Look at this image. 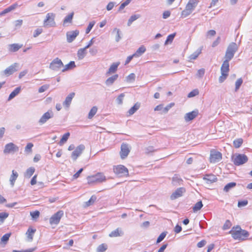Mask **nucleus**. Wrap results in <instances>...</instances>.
<instances>
[{
	"label": "nucleus",
	"mask_w": 252,
	"mask_h": 252,
	"mask_svg": "<svg viewBox=\"0 0 252 252\" xmlns=\"http://www.w3.org/2000/svg\"><path fill=\"white\" fill-rule=\"evenodd\" d=\"M238 49V45L235 42H231L228 46L224 56V61L220 67L221 73L228 74L229 71V62L233 59L235 53L237 51Z\"/></svg>",
	"instance_id": "1"
},
{
	"label": "nucleus",
	"mask_w": 252,
	"mask_h": 252,
	"mask_svg": "<svg viewBox=\"0 0 252 252\" xmlns=\"http://www.w3.org/2000/svg\"><path fill=\"white\" fill-rule=\"evenodd\" d=\"M229 233L231 235L234 239L239 240H244L249 236L247 231L242 229L238 225L233 227Z\"/></svg>",
	"instance_id": "2"
},
{
	"label": "nucleus",
	"mask_w": 252,
	"mask_h": 252,
	"mask_svg": "<svg viewBox=\"0 0 252 252\" xmlns=\"http://www.w3.org/2000/svg\"><path fill=\"white\" fill-rule=\"evenodd\" d=\"M198 0H189L185 9L182 12V16L186 17L190 15L198 4Z\"/></svg>",
	"instance_id": "3"
},
{
	"label": "nucleus",
	"mask_w": 252,
	"mask_h": 252,
	"mask_svg": "<svg viewBox=\"0 0 252 252\" xmlns=\"http://www.w3.org/2000/svg\"><path fill=\"white\" fill-rule=\"evenodd\" d=\"M104 175L101 173H97L94 175L88 176L87 177V183L89 185L94 184L105 181Z\"/></svg>",
	"instance_id": "4"
},
{
	"label": "nucleus",
	"mask_w": 252,
	"mask_h": 252,
	"mask_svg": "<svg viewBox=\"0 0 252 252\" xmlns=\"http://www.w3.org/2000/svg\"><path fill=\"white\" fill-rule=\"evenodd\" d=\"M113 171L119 177H127L128 176V170L126 167L122 165L114 166Z\"/></svg>",
	"instance_id": "5"
},
{
	"label": "nucleus",
	"mask_w": 252,
	"mask_h": 252,
	"mask_svg": "<svg viewBox=\"0 0 252 252\" xmlns=\"http://www.w3.org/2000/svg\"><path fill=\"white\" fill-rule=\"evenodd\" d=\"M233 163L237 166L242 165L248 161V157L244 154H236L232 157Z\"/></svg>",
	"instance_id": "6"
},
{
	"label": "nucleus",
	"mask_w": 252,
	"mask_h": 252,
	"mask_svg": "<svg viewBox=\"0 0 252 252\" xmlns=\"http://www.w3.org/2000/svg\"><path fill=\"white\" fill-rule=\"evenodd\" d=\"M55 16V14L53 13H47L43 21V26L45 27H55L56 26Z\"/></svg>",
	"instance_id": "7"
},
{
	"label": "nucleus",
	"mask_w": 252,
	"mask_h": 252,
	"mask_svg": "<svg viewBox=\"0 0 252 252\" xmlns=\"http://www.w3.org/2000/svg\"><path fill=\"white\" fill-rule=\"evenodd\" d=\"M63 216V211L60 210L54 214L49 219V222L51 225H57L59 223L61 218Z\"/></svg>",
	"instance_id": "8"
},
{
	"label": "nucleus",
	"mask_w": 252,
	"mask_h": 252,
	"mask_svg": "<svg viewBox=\"0 0 252 252\" xmlns=\"http://www.w3.org/2000/svg\"><path fill=\"white\" fill-rule=\"evenodd\" d=\"M130 151V148L128 144L123 143L121 146L120 155L122 159L126 158Z\"/></svg>",
	"instance_id": "9"
},
{
	"label": "nucleus",
	"mask_w": 252,
	"mask_h": 252,
	"mask_svg": "<svg viewBox=\"0 0 252 252\" xmlns=\"http://www.w3.org/2000/svg\"><path fill=\"white\" fill-rule=\"evenodd\" d=\"M222 158L221 154L218 151H211L210 156V161L211 163H216L220 161Z\"/></svg>",
	"instance_id": "10"
},
{
	"label": "nucleus",
	"mask_w": 252,
	"mask_h": 252,
	"mask_svg": "<svg viewBox=\"0 0 252 252\" xmlns=\"http://www.w3.org/2000/svg\"><path fill=\"white\" fill-rule=\"evenodd\" d=\"M63 66V64L61 60L58 58H56L50 63L49 67L52 70H57L61 68Z\"/></svg>",
	"instance_id": "11"
},
{
	"label": "nucleus",
	"mask_w": 252,
	"mask_h": 252,
	"mask_svg": "<svg viewBox=\"0 0 252 252\" xmlns=\"http://www.w3.org/2000/svg\"><path fill=\"white\" fill-rule=\"evenodd\" d=\"M85 150V146L83 145L78 146L75 150L71 154V158L74 160H76L77 158L82 154L83 151Z\"/></svg>",
	"instance_id": "12"
},
{
	"label": "nucleus",
	"mask_w": 252,
	"mask_h": 252,
	"mask_svg": "<svg viewBox=\"0 0 252 252\" xmlns=\"http://www.w3.org/2000/svg\"><path fill=\"white\" fill-rule=\"evenodd\" d=\"M185 192V188L183 187L178 188L172 193L170 196V199L171 200H175L180 197H181Z\"/></svg>",
	"instance_id": "13"
},
{
	"label": "nucleus",
	"mask_w": 252,
	"mask_h": 252,
	"mask_svg": "<svg viewBox=\"0 0 252 252\" xmlns=\"http://www.w3.org/2000/svg\"><path fill=\"white\" fill-rule=\"evenodd\" d=\"M18 150V147L13 143L7 144L4 147L3 152L4 154L13 153Z\"/></svg>",
	"instance_id": "14"
},
{
	"label": "nucleus",
	"mask_w": 252,
	"mask_h": 252,
	"mask_svg": "<svg viewBox=\"0 0 252 252\" xmlns=\"http://www.w3.org/2000/svg\"><path fill=\"white\" fill-rule=\"evenodd\" d=\"M79 32L78 30L70 31L66 32V39L68 42H72L79 35Z\"/></svg>",
	"instance_id": "15"
},
{
	"label": "nucleus",
	"mask_w": 252,
	"mask_h": 252,
	"mask_svg": "<svg viewBox=\"0 0 252 252\" xmlns=\"http://www.w3.org/2000/svg\"><path fill=\"white\" fill-rule=\"evenodd\" d=\"M198 114V111L197 110L186 113L184 116L185 120L187 122L191 121L196 117Z\"/></svg>",
	"instance_id": "16"
},
{
	"label": "nucleus",
	"mask_w": 252,
	"mask_h": 252,
	"mask_svg": "<svg viewBox=\"0 0 252 252\" xmlns=\"http://www.w3.org/2000/svg\"><path fill=\"white\" fill-rule=\"evenodd\" d=\"M53 116V112L50 110L45 113L39 120V123L43 124L46 123L49 119L51 118Z\"/></svg>",
	"instance_id": "17"
},
{
	"label": "nucleus",
	"mask_w": 252,
	"mask_h": 252,
	"mask_svg": "<svg viewBox=\"0 0 252 252\" xmlns=\"http://www.w3.org/2000/svg\"><path fill=\"white\" fill-rule=\"evenodd\" d=\"M17 65L18 64L17 63H14L11 65L4 70V74L7 76L12 74L14 72L17 71Z\"/></svg>",
	"instance_id": "18"
},
{
	"label": "nucleus",
	"mask_w": 252,
	"mask_h": 252,
	"mask_svg": "<svg viewBox=\"0 0 252 252\" xmlns=\"http://www.w3.org/2000/svg\"><path fill=\"white\" fill-rule=\"evenodd\" d=\"M203 179L206 181L208 184H211L217 181V178L213 174H206Z\"/></svg>",
	"instance_id": "19"
},
{
	"label": "nucleus",
	"mask_w": 252,
	"mask_h": 252,
	"mask_svg": "<svg viewBox=\"0 0 252 252\" xmlns=\"http://www.w3.org/2000/svg\"><path fill=\"white\" fill-rule=\"evenodd\" d=\"M112 34L115 38V41L117 42H119L122 38V32L118 29L115 28L112 32Z\"/></svg>",
	"instance_id": "20"
},
{
	"label": "nucleus",
	"mask_w": 252,
	"mask_h": 252,
	"mask_svg": "<svg viewBox=\"0 0 252 252\" xmlns=\"http://www.w3.org/2000/svg\"><path fill=\"white\" fill-rule=\"evenodd\" d=\"M36 229L35 228H33L32 227H29L26 234L29 241H32V240L33 235Z\"/></svg>",
	"instance_id": "21"
},
{
	"label": "nucleus",
	"mask_w": 252,
	"mask_h": 252,
	"mask_svg": "<svg viewBox=\"0 0 252 252\" xmlns=\"http://www.w3.org/2000/svg\"><path fill=\"white\" fill-rule=\"evenodd\" d=\"M75 95L74 93H71L67 95L65 100L63 102V104L66 107H68L71 102L72 98Z\"/></svg>",
	"instance_id": "22"
},
{
	"label": "nucleus",
	"mask_w": 252,
	"mask_h": 252,
	"mask_svg": "<svg viewBox=\"0 0 252 252\" xmlns=\"http://www.w3.org/2000/svg\"><path fill=\"white\" fill-rule=\"evenodd\" d=\"M183 180L180 178V176L177 174L174 175L172 178V184L174 186H179L183 183Z\"/></svg>",
	"instance_id": "23"
},
{
	"label": "nucleus",
	"mask_w": 252,
	"mask_h": 252,
	"mask_svg": "<svg viewBox=\"0 0 252 252\" xmlns=\"http://www.w3.org/2000/svg\"><path fill=\"white\" fill-rule=\"evenodd\" d=\"M22 45L14 43L10 44L8 46V50L11 52H15L22 48Z\"/></svg>",
	"instance_id": "24"
},
{
	"label": "nucleus",
	"mask_w": 252,
	"mask_h": 252,
	"mask_svg": "<svg viewBox=\"0 0 252 252\" xmlns=\"http://www.w3.org/2000/svg\"><path fill=\"white\" fill-rule=\"evenodd\" d=\"M124 235V232L121 228H117L116 229L111 231V237H120Z\"/></svg>",
	"instance_id": "25"
},
{
	"label": "nucleus",
	"mask_w": 252,
	"mask_h": 252,
	"mask_svg": "<svg viewBox=\"0 0 252 252\" xmlns=\"http://www.w3.org/2000/svg\"><path fill=\"white\" fill-rule=\"evenodd\" d=\"M74 15V13L72 12L70 14H69L68 15H67L63 22V26H66L67 24H70L72 23L73 17Z\"/></svg>",
	"instance_id": "26"
},
{
	"label": "nucleus",
	"mask_w": 252,
	"mask_h": 252,
	"mask_svg": "<svg viewBox=\"0 0 252 252\" xmlns=\"http://www.w3.org/2000/svg\"><path fill=\"white\" fill-rule=\"evenodd\" d=\"M34 172L35 168L33 167H31L26 170L24 176L25 178H30L34 174Z\"/></svg>",
	"instance_id": "27"
},
{
	"label": "nucleus",
	"mask_w": 252,
	"mask_h": 252,
	"mask_svg": "<svg viewBox=\"0 0 252 252\" xmlns=\"http://www.w3.org/2000/svg\"><path fill=\"white\" fill-rule=\"evenodd\" d=\"M146 48L144 46H140L136 51L135 53L133 54L134 56L135 57H139L141 56L145 51Z\"/></svg>",
	"instance_id": "28"
},
{
	"label": "nucleus",
	"mask_w": 252,
	"mask_h": 252,
	"mask_svg": "<svg viewBox=\"0 0 252 252\" xmlns=\"http://www.w3.org/2000/svg\"><path fill=\"white\" fill-rule=\"evenodd\" d=\"M86 50L87 49L84 47L83 48L80 49L77 52V56L79 59L82 60L83 59L86 54Z\"/></svg>",
	"instance_id": "29"
},
{
	"label": "nucleus",
	"mask_w": 252,
	"mask_h": 252,
	"mask_svg": "<svg viewBox=\"0 0 252 252\" xmlns=\"http://www.w3.org/2000/svg\"><path fill=\"white\" fill-rule=\"evenodd\" d=\"M140 104L137 102L128 111L129 115L133 114L139 108Z\"/></svg>",
	"instance_id": "30"
},
{
	"label": "nucleus",
	"mask_w": 252,
	"mask_h": 252,
	"mask_svg": "<svg viewBox=\"0 0 252 252\" xmlns=\"http://www.w3.org/2000/svg\"><path fill=\"white\" fill-rule=\"evenodd\" d=\"M96 200V196L94 195H92L90 199L85 202V207H87L94 204Z\"/></svg>",
	"instance_id": "31"
},
{
	"label": "nucleus",
	"mask_w": 252,
	"mask_h": 252,
	"mask_svg": "<svg viewBox=\"0 0 252 252\" xmlns=\"http://www.w3.org/2000/svg\"><path fill=\"white\" fill-rule=\"evenodd\" d=\"M236 186L235 182H230L226 184L223 188L225 192H228L231 189L234 188Z\"/></svg>",
	"instance_id": "32"
},
{
	"label": "nucleus",
	"mask_w": 252,
	"mask_h": 252,
	"mask_svg": "<svg viewBox=\"0 0 252 252\" xmlns=\"http://www.w3.org/2000/svg\"><path fill=\"white\" fill-rule=\"evenodd\" d=\"M18 176V174L17 172L15 171L14 170H12V174L10 178V182L11 183V184L13 186L14 184V183L17 179V177Z\"/></svg>",
	"instance_id": "33"
},
{
	"label": "nucleus",
	"mask_w": 252,
	"mask_h": 252,
	"mask_svg": "<svg viewBox=\"0 0 252 252\" xmlns=\"http://www.w3.org/2000/svg\"><path fill=\"white\" fill-rule=\"evenodd\" d=\"M69 136V132H66L65 134H64L59 142L60 145L62 146L63 144H64L68 140Z\"/></svg>",
	"instance_id": "34"
},
{
	"label": "nucleus",
	"mask_w": 252,
	"mask_h": 252,
	"mask_svg": "<svg viewBox=\"0 0 252 252\" xmlns=\"http://www.w3.org/2000/svg\"><path fill=\"white\" fill-rule=\"evenodd\" d=\"M21 88L20 87L16 88L13 92L11 93L8 97V100L13 98L20 92Z\"/></svg>",
	"instance_id": "35"
},
{
	"label": "nucleus",
	"mask_w": 252,
	"mask_h": 252,
	"mask_svg": "<svg viewBox=\"0 0 252 252\" xmlns=\"http://www.w3.org/2000/svg\"><path fill=\"white\" fill-rule=\"evenodd\" d=\"M97 111V108L96 106H94L90 111L88 118L89 119H92L93 117L95 115Z\"/></svg>",
	"instance_id": "36"
},
{
	"label": "nucleus",
	"mask_w": 252,
	"mask_h": 252,
	"mask_svg": "<svg viewBox=\"0 0 252 252\" xmlns=\"http://www.w3.org/2000/svg\"><path fill=\"white\" fill-rule=\"evenodd\" d=\"M201 53V49H198L197 51H196L193 53L191 54L189 58L190 60H195L198 57V56Z\"/></svg>",
	"instance_id": "37"
},
{
	"label": "nucleus",
	"mask_w": 252,
	"mask_h": 252,
	"mask_svg": "<svg viewBox=\"0 0 252 252\" xmlns=\"http://www.w3.org/2000/svg\"><path fill=\"white\" fill-rule=\"evenodd\" d=\"M203 207V204L201 201L197 202L193 207V211L194 212H196L200 210Z\"/></svg>",
	"instance_id": "38"
},
{
	"label": "nucleus",
	"mask_w": 252,
	"mask_h": 252,
	"mask_svg": "<svg viewBox=\"0 0 252 252\" xmlns=\"http://www.w3.org/2000/svg\"><path fill=\"white\" fill-rule=\"evenodd\" d=\"M10 235L11 233H6L4 234L1 238V244H3L5 245L8 241Z\"/></svg>",
	"instance_id": "39"
},
{
	"label": "nucleus",
	"mask_w": 252,
	"mask_h": 252,
	"mask_svg": "<svg viewBox=\"0 0 252 252\" xmlns=\"http://www.w3.org/2000/svg\"><path fill=\"white\" fill-rule=\"evenodd\" d=\"M243 142L242 138H238L234 140L233 145L236 148H239Z\"/></svg>",
	"instance_id": "40"
},
{
	"label": "nucleus",
	"mask_w": 252,
	"mask_h": 252,
	"mask_svg": "<svg viewBox=\"0 0 252 252\" xmlns=\"http://www.w3.org/2000/svg\"><path fill=\"white\" fill-rule=\"evenodd\" d=\"M140 17V15H132L128 20L127 25L129 26L133 22L138 19Z\"/></svg>",
	"instance_id": "41"
},
{
	"label": "nucleus",
	"mask_w": 252,
	"mask_h": 252,
	"mask_svg": "<svg viewBox=\"0 0 252 252\" xmlns=\"http://www.w3.org/2000/svg\"><path fill=\"white\" fill-rule=\"evenodd\" d=\"M75 66V63L73 61H71L67 64L65 66V67L63 69V71H65L67 70L72 69Z\"/></svg>",
	"instance_id": "42"
},
{
	"label": "nucleus",
	"mask_w": 252,
	"mask_h": 252,
	"mask_svg": "<svg viewBox=\"0 0 252 252\" xmlns=\"http://www.w3.org/2000/svg\"><path fill=\"white\" fill-rule=\"evenodd\" d=\"M135 79V75L134 73H130L126 78V81L128 83H131L134 81Z\"/></svg>",
	"instance_id": "43"
},
{
	"label": "nucleus",
	"mask_w": 252,
	"mask_h": 252,
	"mask_svg": "<svg viewBox=\"0 0 252 252\" xmlns=\"http://www.w3.org/2000/svg\"><path fill=\"white\" fill-rule=\"evenodd\" d=\"M243 83V80L241 78L238 79L235 82V92H237Z\"/></svg>",
	"instance_id": "44"
},
{
	"label": "nucleus",
	"mask_w": 252,
	"mask_h": 252,
	"mask_svg": "<svg viewBox=\"0 0 252 252\" xmlns=\"http://www.w3.org/2000/svg\"><path fill=\"white\" fill-rule=\"evenodd\" d=\"M8 213L6 212L0 213V223H2L4 220L8 217Z\"/></svg>",
	"instance_id": "45"
},
{
	"label": "nucleus",
	"mask_w": 252,
	"mask_h": 252,
	"mask_svg": "<svg viewBox=\"0 0 252 252\" xmlns=\"http://www.w3.org/2000/svg\"><path fill=\"white\" fill-rule=\"evenodd\" d=\"M175 33L169 35L167 36V39L165 41L164 44L167 45V44H168V43H171L172 42V41L175 37Z\"/></svg>",
	"instance_id": "46"
},
{
	"label": "nucleus",
	"mask_w": 252,
	"mask_h": 252,
	"mask_svg": "<svg viewBox=\"0 0 252 252\" xmlns=\"http://www.w3.org/2000/svg\"><path fill=\"white\" fill-rule=\"evenodd\" d=\"M120 62L114 63L111 64V74L115 72Z\"/></svg>",
	"instance_id": "47"
},
{
	"label": "nucleus",
	"mask_w": 252,
	"mask_h": 252,
	"mask_svg": "<svg viewBox=\"0 0 252 252\" xmlns=\"http://www.w3.org/2000/svg\"><path fill=\"white\" fill-rule=\"evenodd\" d=\"M107 249V246L105 244L99 245L97 249V252H104Z\"/></svg>",
	"instance_id": "48"
},
{
	"label": "nucleus",
	"mask_w": 252,
	"mask_h": 252,
	"mask_svg": "<svg viewBox=\"0 0 252 252\" xmlns=\"http://www.w3.org/2000/svg\"><path fill=\"white\" fill-rule=\"evenodd\" d=\"M30 215L33 219H36L39 217L40 213L38 211L31 212Z\"/></svg>",
	"instance_id": "49"
},
{
	"label": "nucleus",
	"mask_w": 252,
	"mask_h": 252,
	"mask_svg": "<svg viewBox=\"0 0 252 252\" xmlns=\"http://www.w3.org/2000/svg\"><path fill=\"white\" fill-rule=\"evenodd\" d=\"M166 235V232H163L161 233L157 239V243H158L162 241Z\"/></svg>",
	"instance_id": "50"
},
{
	"label": "nucleus",
	"mask_w": 252,
	"mask_h": 252,
	"mask_svg": "<svg viewBox=\"0 0 252 252\" xmlns=\"http://www.w3.org/2000/svg\"><path fill=\"white\" fill-rule=\"evenodd\" d=\"M248 201L247 200H244L242 201H239L238 203V207L239 208L244 207L247 205Z\"/></svg>",
	"instance_id": "51"
},
{
	"label": "nucleus",
	"mask_w": 252,
	"mask_h": 252,
	"mask_svg": "<svg viewBox=\"0 0 252 252\" xmlns=\"http://www.w3.org/2000/svg\"><path fill=\"white\" fill-rule=\"evenodd\" d=\"M228 75V74H223V73H221V75L220 76L219 79V82L220 83H222L226 79Z\"/></svg>",
	"instance_id": "52"
},
{
	"label": "nucleus",
	"mask_w": 252,
	"mask_h": 252,
	"mask_svg": "<svg viewBox=\"0 0 252 252\" xmlns=\"http://www.w3.org/2000/svg\"><path fill=\"white\" fill-rule=\"evenodd\" d=\"M49 88V85L48 84L44 85L40 87L38 89V92L39 93H43L47 90Z\"/></svg>",
	"instance_id": "53"
},
{
	"label": "nucleus",
	"mask_w": 252,
	"mask_h": 252,
	"mask_svg": "<svg viewBox=\"0 0 252 252\" xmlns=\"http://www.w3.org/2000/svg\"><path fill=\"white\" fill-rule=\"evenodd\" d=\"M199 94L198 90H193L190 92L188 95V97H192L197 95Z\"/></svg>",
	"instance_id": "54"
},
{
	"label": "nucleus",
	"mask_w": 252,
	"mask_h": 252,
	"mask_svg": "<svg viewBox=\"0 0 252 252\" xmlns=\"http://www.w3.org/2000/svg\"><path fill=\"white\" fill-rule=\"evenodd\" d=\"M125 94H120L116 99V102L118 104H121L123 103V100Z\"/></svg>",
	"instance_id": "55"
},
{
	"label": "nucleus",
	"mask_w": 252,
	"mask_h": 252,
	"mask_svg": "<svg viewBox=\"0 0 252 252\" xmlns=\"http://www.w3.org/2000/svg\"><path fill=\"white\" fill-rule=\"evenodd\" d=\"M204 74L205 69L204 68H201L197 71L196 76L199 78H202L204 76Z\"/></svg>",
	"instance_id": "56"
},
{
	"label": "nucleus",
	"mask_w": 252,
	"mask_h": 252,
	"mask_svg": "<svg viewBox=\"0 0 252 252\" xmlns=\"http://www.w3.org/2000/svg\"><path fill=\"white\" fill-rule=\"evenodd\" d=\"M43 32V30L41 28H37L36 29L33 33V36L34 37H36L39 34H40Z\"/></svg>",
	"instance_id": "57"
},
{
	"label": "nucleus",
	"mask_w": 252,
	"mask_h": 252,
	"mask_svg": "<svg viewBox=\"0 0 252 252\" xmlns=\"http://www.w3.org/2000/svg\"><path fill=\"white\" fill-rule=\"evenodd\" d=\"M33 145L32 143H29L27 144L25 147V151L27 152L31 153L32 152V149L33 147Z\"/></svg>",
	"instance_id": "58"
},
{
	"label": "nucleus",
	"mask_w": 252,
	"mask_h": 252,
	"mask_svg": "<svg viewBox=\"0 0 252 252\" xmlns=\"http://www.w3.org/2000/svg\"><path fill=\"white\" fill-rule=\"evenodd\" d=\"M231 226V223L230 220H226L225 222L224 223L223 226V229L224 230H226L229 228Z\"/></svg>",
	"instance_id": "59"
},
{
	"label": "nucleus",
	"mask_w": 252,
	"mask_h": 252,
	"mask_svg": "<svg viewBox=\"0 0 252 252\" xmlns=\"http://www.w3.org/2000/svg\"><path fill=\"white\" fill-rule=\"evenodd\" d=\"M94 22H91L89 23L87 28L86 30V33H88L92 30V28L94 25Z\"/></svg>",
	"instance_id": "60"
},
{
	"label": "nucleus",
	"mask_w": 252,
	"mask_h": 252,
	"mask_svg": "<svg viewBox=\"0 0 252 252\" xmlns=\"http://www.w3.org/2000/svg\"><path fill=\"white\" fill-rule=\"evenodd\" d=\"M83 171V168H80L76 173H75L73 175V179H77L80 176V174Z\"/></svg>",
	"instance_id": "61"
},
{
	"label": "nucleus",
	"mask_w": 252,
	"mask_h": 252,
	"mask_svg": "<svg viewBox=\"0 0 252 252\" xmlns=\"http://www.w3.org/2000/svg\"><path fill=\"white\" fill-rule=\"evenodd\" d=\"M174 105L173 103H171L165 107L163 108V112L166 113L168 110Z\"/></svg>",
	"instance_id": "62"
},
{
	"label": "nucleus",
	"mask_w": 252,
	"mask_h": 252,
	"mask_svg": "<svg viewBox=\"0 0 252 252\" xmlns=\"http://www.w3.org/2000/svg\"><path fill=\"white\" fill-rule=\"evenodd\" d=\"M37 174L34 175L32 177V179H31V185L33 186V185H35L37 183Z\"/></svg>",
	"instance_id": "63"
},
{
	"label": "nucleus",
	"mask_w": 252,
	"mask_h": 252,
	"mask_svg": "<svg viewBox=\"0 0 252 252\" xmlns=\"http://www.w3.org/2000/svg\"><path fill=\"white\" fill-rule=\"evenodd\" d=\"M171 14V13L169 11L166 10L163 12L162 14V17L163 19H167L168 18Z\"/></svg>",
	"instance_id": "64"
}]
</instances>
